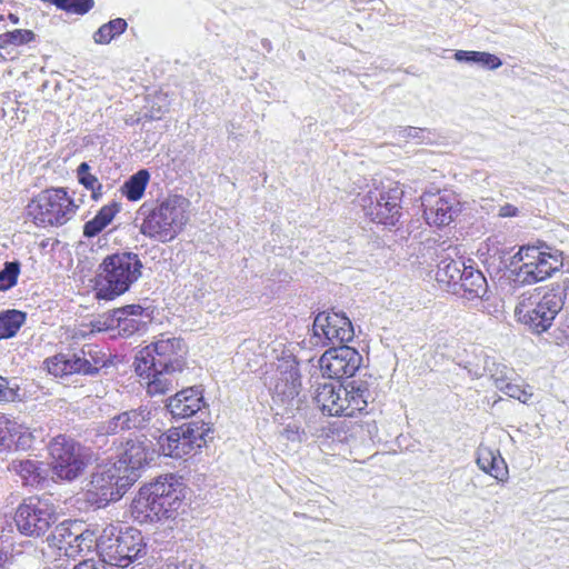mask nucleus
Wrapping results in <instances>:
<instances>
[{
	"label": "nucleus",
	"instance_id": "1",
	"mask_svg": "<svg viewBox=\"0 0 569 569\" xmlns=\"http://www.w3.org/2000/svg\"><path fill=\"white\" fill-rule=\"evenodd\" d=\"M189 201L182 196H170L162 201L143 203L139 212L143 216L140 232L160 242L173 240L188 222Z\"/></svg>",
	"mask_w": 569,
	"mask_h": 569
},
{
	"label": "nucleus",
	"instance_id": "2",
	"mask_svg": "<svg viewBox=\"0 0 569 569\" xmlns=\"http://www.w3.org/2000/svg\"><path fill=\"white\" fill-rule=\"evenodd\" d=\"M367 380L353 379L346 383L325 382L318 385L313 400L323 413L352 417L362 412L372 400Z\"/></svg>",
	"mask_w": 569,
	"mask_h": 569
},
{
	"label": "nucleus",
	"instance_id": "3",
	"mask_svg": "<svg viewBox=\"0 0 569 569\" xmlns=\"http://www.w3.org/2000/svg\"><path fill=\"white\" fill-rule=\"evenodd\" d=\"M143 264L134 252L122 251L107 256L99 266L96 297L113 300L127 292L142 274Z\"/></svg>",
	"mask_w": 569,
	"mask_h": 569
},
{
	"label": "nucleus",
	"instance_id": "4",
	"mask_svg": "<svg viewBox=\"0 0 569 569\" xmlns=\"http://www.w3.org/2000/svg\"><path fill=\"white\" fill-rule=\"evenodd\" d=\"M563 308V300L559 289L541 291L533 289L522 293L515 307V317L527 326L532 332L547 331L556 316Z\"/></svg>",
	"mask_w": 569,
	"mask_h": 569
},
{
	"label": "nucleus",
	"instance_id": "5",
	"mask_svg": "<svg viewBox=\"0 0 569 569\" xmlns=\"http://www.w3.org/2000/svg\"><path fill=\"white\" fill-rule=\"evenodd\" d=\"M98 552L104 563L127 568L146 556L147 546L139 530L128 528L121 531L109 526L99 536Z\"/></svg>",
	"mask_w": 569,
	"mask_h": 569
},
{
	"label": "nucleus",
	"instance_id": "6",
	"mask_svg": "<svg viewBox=\"0 0 569 569\" xmlns=\"http://www.w3.org/2000/svg\"><path fill=\"white\" fill-rule=\"evenodd\" d=\"M186 355L187 348L181 338L162 333L137 353L134 370L147 372L151 368H161L181 372L186 365Z\"/></svg>",
	"mask_w": 569,
	"mask_h": 569
},
{
	"label": "nucleus",
	"instance_id": "7",
	"mask_svg": "<svg viewBox=\"0 0 569 569\" xmlns=\"http://www.w3.org/2000/svg\"><path fill=\"white\" fill-rule=\"evenodd\" d=\"M78 206L63 188L41 191L28 204V214L38 227L62 226L74 214Z\"/></svg>",
	"mask_w": 569,
	"mask_h": 569
},
{
	"label": "nucleus",
	"instance_id": "8",
	"mask_svg": "<svg viewBox=\"0 0 569 569\" xmlns=\"http://www.w3.org/2000/svg\"><path fill=\"white\" fill-rule=\"evenodd\" d=\"M122 465L109 460L97 466L88 483V493L97 497V501L107 505L119 500L126 491L137 481L131 472H122Z\"/></svg>",
	"mask_w": 569,
	"mask_h": 569
},
{
	"label": "nucleus",
	"instance_id": "9",
	"mask_svg": "<svg viewBox=\"0 0 569 569\" xmlns=\"http://www.w3.org/2000/svg\"><path fill=\"white\" fill-rule=\"evenodd\" d=\"M49 451L52 472L58 479L72 481L82 475L88 466V456L83 448L64 435L51 440Z\"/></svg>",
	"mask_w": 569,
	"mask_h": 569
},
{
	"label": "nucleus",
	"instance_id": "10",
	"mask_svg": "<svg viewBox=\"0 0 569 569\" xmlns=\"http://www.w3.org/2000/svg\"><path fill=\"white\" fill-rule=\"evenodd\" d=\"M403 191L398 186H388L370 190L362 199L361 206L371 221L395 226L398 220L400 200Z\"/></svg>",
	"mask_w": 569,
	"mask_h": 569
},
{
	"label": "nucleus",
	"instance_id": "11",
	"mask_svg": "<svg viewBox=\"0 0 569 569\" xmlns=\"http://www.w3.org/2000/svg\"><path fill=\"white\" fill-rule=\"evenodd\" d=\"M14 521L20 533L41 537L57 521V513L49 502L30 498L18 507Z\"/></svg>",
	"mask_w": 569,
	"mask_h": 569
},
{
	"label": "nucleus",
	"instance_id": "12",
	"mask_svg": "<svg viewBox=\"0 0 569 569\" xmlns=\"http://www.w3.org/2000/svg\"><path fill=\"white\" fill-rule=\"evenodd\" d=\"M98 351L92 346L82 348L72 355L59 353L46 360L49 373L64 377L72 373L93 375L98 372L102 361L97 357Z\"/></svg>",
	"mask_w": 569,
	"mask_h": 569
},
{
	"label": "nucleus",
	"instance_id": "13",
	"mask_svg": "<svg viewBox=\"0 0 569 569\" xmlns=\"http://www.w3.org/2000/svg\"><path fill=\"white\" fill-rule=\"evenodd\" d=\"M313 338L316 343L322 346L345 345L353 339L355 331L348 317L339 312H320L316 316L313 326Z\"/></svg>",
	"mask_w": 569,
	"mask_h": 569
},
{
	"label": "nucleus",
	"instance_id": "14",
	"mask_svg": "<svg viewBox=\"0 0 569 569\" xmlns=\"http://www.w3.org/2000/svg\"><path fill=\"white\" fill-rule=\"evenodd\" d=\"M362 363V356L347 345L328 349L319 359L323 375L331 379L352 377Z\"/></svg>",
	"mask_w": 569,
	"mask_h": 569
},
{
	"label": "nucleus",
	"instance_id": "15",
	"mask_svg": "<svg viewBox=\"0 0 569 569\" xmlns=\"http://www.w3.org/2000/svg\"><path fill=\"white\" fill-rule=\"evenodd\" d=\"M201 437L189 426L172 428L159 437L160 452L166 457L180 459L201 447Z\"/></svg>",
	"mask_w": 569,
	"mask_h": 569
},
{
	"label": "nucleus",
	"instance_id": "16",
	"mask_svg": "<svg viewBox=\"0 0 569 569\" xmlns=\"http://www.w3.org/2000/svg\"><path fill=\"white\" fill-rule=\"evenodd\" d=\"M151 489H154L162 509L160 517L174 519L184 498L183 483L174 475H166L151 482Z\"/></svg>",
	"mask_w": 569,
	"mask_h": 569
},
{
	"label": "nucleus",
	"instance_id": "17",
	"mask_svg": "<svg viewBox=\"0 0 569 569\" xmlns=\"http://www.w3.org/2000/svg\"><path fill=\"white\" fill-rule=\"evenodd\" d=\"M421 204L427 223L437 227L449 224L458 211V201L448 192H426L421 196Z\"/></svg>",
	"mask_w": 569,
	"mask_h": 569
},
{
	"label": "nucleus",
	"instance_id": "18",
	"mask_svg": "<svg viewBox=\"0 0 569 569\" xmlns=\"http://www.w3.org/2000/svg\"><path fill=\"white\" fill-rule=\"evenodd\" d=\"M154 453L153 445L148 438L129 439L116 461L122 465V472H132L138 479L139 470L153 460Z\"/></svg>",
	"mask_w": 569,
	"mask_h": 569
},
{
	"label": "nucleus",
	"instance_id": "19",
	"mask_svg": "<svg viewBox=\"0 0 569 569\" xmlns=\"http://www.w3.org/2000/svg\"><path fill=\"white\" fill-rule=\"evenodd\" d=\"M300 373L295 358L283 359L277 367L273 391L282 402L291 403L300 392Z\"/></svg>",
	"mask_w": 569,
	"mask_h": 569
},
{
	"label": "nucleus",
	"instance_id": "20",
	"mask_svg": "<svg viewBox=\"0 0 569 569\" xmlns=\"http://www.w3.org/2000/svg\"><path fill=\"white\" fill-rule=\"evenodd\" d=\"M143 313L144 309L139 305H128L114 309L107 319V329L129 337L146 327L147 321L143 320ZM144 318H148V315Z\"/></svg>",
	"mask_w": 569,
	"mask_h": 569
},
{
	"label": "nucleus",
	"instance_id": "21",
	"mask_svg": "<svg viewBox=\"0 0 569 569\" xmlns=\"http://www.w3.org/2000/svg\"><path fill=\"white\" fill-rule=\"evenodd\" d=\"M151 411L146 407L123 411L108 421L101 427V432L106 435H117L130 430H140L147 427L150 421Z\"/></svg>",
	"mask_w": 569,
	"mask_h": 569
},
{
	"label": "nucleus",
	"instance_id": "22",
	"mask_svg": "<svg viewBox=\"0 0 569 569\" xmlns=\"http://www.w3.org/2000/svg\"><path fill=\"white\" fill-rule=\"evenodd\" d=\"M160 510L162 509L154 489H151V482L141 487L131 503V513L134 519L141 523L164 520L160 517Z\"/></svg>",
	"mask_w": 569,
	"mask_h": 569
},
{
	"label": "nucleus",
	"instance_id": "23",
	"mask_svg": "<svg viewBox=\"0 0 569 569\" xmlns=\"http://www.w3.org/2000/svg\"><path fill=\"white\" fill-rule=\"evenodd\" d=\"M203 406L202 391L198 387H189L177 392L167 401V409L173 418H189Z\"/></svg>",
	"mask_w": 569,
	"mask_h": 569
},
{
	"label": "nucleus",
	"instance_id": "24",
	"mask_svg": "<svg viewBox=\"0 0 569 569\" xmlns=\"http://www.w3.org/2000/svg\"><path fill=\"white\" fill-rule=\"evenodd\" d=\"M537 258H539L538 247H521L519 251L513 256L512 264L516 261L521 264L515 269L516 281L521 283H536L545 280L543 274L541 276L540 267L538 266Z\"/></svg>",
	"mask_w": 569,
	"mask_h": 569
},
{
	"label": "nucleus",
	"instance_id": "25",
	"mask_svg": "<svg viewBox=\"0 0 569 569\" xmlns=\"http://www.w3.org/2000/svg\"><path fill=\"white\" fill-rule=\"evenodd\" d=\"M76 521H63L54 527L51 533L47 537V543L57 557L76 558L77 550L73 548Z\"/></svg>",
	"mask_w": 569,
	"mask_h": 569
},
{
	"label": "nucleus",
	"instance_id": "26",
	"mask_svg": "<svg viewBox=\"0 0 569 569\" xmlns=\"http://www.w3.org/2000/svg\"><path fill=\"white\" fill-rule=\"evenodd\" d=\"M176 373V371L161 368H151L147 372H137L141 379L146 380L147 393L150 396H160L172 390L177 383Z\"/></svg>",
	"mask_w": 569,
	"mask_h": 569
},
{
	"label": "nucleus",
	"instance_id": "27",
	"mask_svg": "<svg viewBox=\"0 0 569 569\" xmlns=\"http://www.w3.org/2000/svg\"><path fill=\"white\" fill-rule=\"evenodd\" d=\"M463 291V297L469 300L483 298L488 290V283L481 271L467 267L459 283Z\"/></svg>",
	"mask_w": 569,
	"mask_h": 569
},
{
	"label": "nucleus",
	"instance_id": "28",
	"mask_svg": "<svg viewBox=\"0 0 569 569\" xmlns=\"http://www.w3.org/2000/svg\"><path fill=\"white\" fill-rule=\"evenodd\" d=\"M120 206L117 202L103 206L98 213L83 226V236L92 238L99 234L119 212Z\"/></svg>",
	"mask_w": 569,
	"mask_h": 569
},
{
	"label": "nucleus",
	"instance_id": "29",
	"mask_svg": "<svg viewBox=\"0 0 569 569\" xmlns=\"http://www.w3.org/2000/svg\"><path fill=\"white\" fill-rule=\"evenodd\" d=\"M455 59L458 62L475 63L488 70H496L502 66L499 57L485 51L457 50Z\"/></svg>",
	"mask_w": 569,
	"mask_h": 569
},
{
	"label": "nucleus",
	"instance_id": "30",
	"mask_svg": "<svg viewBox=\"0 0 569 569\" xmlns=\"http://www.w3.org/2000/svg\"><path fill=\"white\" fill-rule=\"evenodd\" d=\"M467 266L460 260H442L437 270V280L448 286H457L460 283Z\"/></svg>",
	"mask_w": 569,
	"mask_h": 569
},
{
	"label": "nucleus",
	"instance_id": "31",
	"mask_svg": "<svg viewBox=\"0 0 569 569\" xmlns=\"http://www.w3.org/2000/svg\"><path fill=\"white\" fill-rule=\"evenodd\" d=\"M11 470L16 471L20 476L23 485L26 486H37L43 479L40 472L39 462L34 460L12 461Z\"/></svg>",
	"mask_w": 569,
	"mask_h": 569
},
{
	"label": "nucleus",
	"instance_id": "32",
	"mask_svg": "<svg viewBox=\"0 0 569 569\" xmlns=\"http://www.w3.org/2000/svg\"><path fill=\"white\" fill-rule=\"evenodd\" d=\"M149 179L150 174L148 170H139L124 182L122 186V193L130 201H137L141 199Z\"/></svg>",
	"mask_w": 569,
	"mask_h": 569
},
{
	"label": "nucleus",
	"instance_id": "33",
	"mask_svg": "<svg viewBox=\"0 0 569 569\" xmlns=\"http://www.w3.org/2000/svg\"><path fill=\"white\" fill-rule=\"evenodd\" d=\"M26 320V313L8 310L0 313V340L13 337Z\"/></svg>",
	"mask_w": 569,
	"mask_h": 569
},
{
	"label": "nucleus",
	"instance_id": "34",
	"mask_svg": "<svg viewBox=\"0 0 569 569\" xmlns=\"http://www.w3.org/2000/svg\"><path fill=\"white\" fill-rule=\"evenodd\" d=\"M128 23L122 18H117L102 24L93 34V40L99 44H107L116 37L122 34Z\"/></svg>",
	"mask_w": 569,
	"mask_h": 569
},
{
	"label": "nucleus",
	"instance_id": "35",
	"mask_svg": "<svg viewBox=\"0 0 569 569\" xmlns=\"http://www.w3.org/2000/svg\"><path fill=\"white\" fill-rule=\"evenodd\" d=\"M21 426L17 422L7 420L0 423V448L10 450L12 447H18L21 439Z\"/></svg>",
	"mask_w": 569,
	"mask_h": 569
},
{
	"label": "nucleus",
	"instance_id": "36",
	"mask_svg": "<svg viewBox=\"0 0 569 569\" xmlns=\"http://www.w3.org/2000/svg\"><path fill=\"white\" fill-rule=\"evenodd\" d=\"M74 546L73 548L77 550V557L80 556L84 551H90L93 547L98 548V540L93 530L82 529V525L76 521L74 526Z\"/></svg>",
	"mask_w": 569,
	"mask_h": 569
},
{
	"label": "nucleus",
	"instance_id": "37",
	"mask_svg": "<svg viewBox=\"0 0 569 569\" xmlns=\"http://www.w3.org/2000/svg\"><path fill=\"white\" fill-rule=\"evenodd\" d=\"M77 178L79 182L88 190H91L92 199L99 200L102 196V184L98 178L90 173V166L87 162L80 163L77 169Z\"/></svg>",
	"mask_w": 569,
	"mask_h": 569
},
{
	"label": "nucleus",
	"instance_id": "38",
	"mask_svg": "<svg viewBox=\"0 0 569 569\" xmlns=\"http://www.w3.org/2000/svg\"><path fill=\"white\" fill-rule=\"evenodd\" d=\"M538 266L540 267L541 276L547 279L562 267V256L560 252H546L539 248V258H537Z\"/></svg>",
	"mask_w": 569,
	"mask_h": 569
},
{
	"label": "nucleus",
	"instance_id": "39",
	"mask_svg": "<svg viewBox=\"0 0 569 569\" xmlns=\"http://www.w3.org/2000/svg\"><path fill=\"white\" fill-rule=\"evenodd\" d=\"M20 272L18 261L6 262L0 271V290L4 291L16 286Z\"/></svg>",
	"mask_w": 569,
	"mask_h": 569
},
{
	"label": "nucleus",
	"instance_id": "40",
	"mask_svg": "<svg viewBox=\"0 0 569 569\" xmlns=\"http://www.w3.org/2000/svg\"><path fill=\"white\" fill-rule=\"evenodd\" d=\"M34 34L30 30L17 29L13 31H9L0 34V44L4 48L8 44L20 46L30 42L33 40Z\"/></svg>",
	"mask_w": 569,
	"mask_h": 569
},
{
	"label": "nucleus",
	"instance_id": "41",
	"mask_svg": "<svg viewBox=\"0 0 569 569\" xmlns=\"http://www.w3.org/2000/svg\"><path fill=\"white\" fill-rule=\"evenodd\" d=\"M503 387L505 388L501 392H503L510 398L519 400L522 403H529L533 396L531 388L529 386L523 387L517 383H512L510 381L507 386Z\"/></svg>",
	"mask_w": 569,
	"mask_h": 569
},
{
	"label": "nucleus",
	"instance_id": "42",
	"mask_svg": "<svg viewBox=\"0 0 569 569\" xmlns=\"http://www.w3.org/2000/svg\"><path fill=\"white\" fill-rule=\"evenodd\" d=\"M513 370L505 365H495V370L491 371V380L495 387L502 391L503 386H507L512 378Z\"/></svg>",
	"mask_w": 569,
	"mask_h": 569
},
{
	"label": "nucleus",
	"instance_id": "43",
	"mask_svg": "<svg viewBox=\"0 0 569 569\" xmlns=\"http://www.w3.org/2000/svg\"><path fill=\"white\" fill-rule=\"evenodd\" d=\"M497 480L503 481L508 475V468L503 458L498 452L490 467L485 471Z\"/></svg>",
	"mask_w": 569,
	"mask_h": 569
},
{
	"label": "nucleus",
	"instance_id": "44",
	"mask_svg": "<svg viewBox=\"0 0 569 569\" xmlns=\"http://www.w3.org/2000/svg\"><path fill=\"white\" fill-rule=\"evenodd\" d=\"M498 451H493L488 447H480L477 452V465L482 470L486 471L490 465L492 463L493 458L497 456Z\"/></svg>",
	"mask_w": 569,
	"mask_h": 569
},
{
	"label": "nucleus",
	"instance_id": "45",
	"mask_svg": "<svg viewBox=\"0 0 569 569\" xmlns=\"http://www.w3.org/2000/svg\"><path fill=\"white\" fill-rule=\"evenodd\" d=\"M303 432L300 431L299 427L295 423L287 425L281 431V436L288 441H301Z\"/></svg>",
	"mask_w": 569,
	"mask_h": 569
},
{
	"label": "nucleus",
	"instance_id": "46",
	"mask_svg": "<svg viewBox=\"0 0 569 569\" xmlns=\"http://www.w3.org/2000/svg\"><path fill=\"white\" fill-rule=\"evenodd\" d=\"M14 397V389L9 387L7 378L0 376V401H12Z\"/></svg>",
	"mask_w": 569,
	"mask_h": 569
},
{
	"label": "nucleus",
	"instance_id": "47",
	"mask_svg": "<svg viewBox=\"0 0 569 569\" xmlns=\"http://www.w3.org/2000/svg\"><path fill=\"white\" fill-rule=\"evenodd\" d=\"M422 129L416 127L400 128L398 137L403 140H417L421 138Z\"/></svg>",
	"mask_w": 569,
	"mask_h": 569
},
{
	"label": "nucleus",
	"instance_id": "48",
	"mask_svg": "<svg viewBox=\"0 0 569 569\" xmlns=\"http://www.w3.org/2000/svg\"><path fill=\"white\" fill-rule=\"evenodd\" d=\"M73 569H107L104 565H101L93 559H87L73 567Z\"/></svg>",
	"mask_w": 569,
	"mask_h": 569
},
{
	"label": "nucleus",
	"instance_id": "49",
	"mask_svg": "<svg viewBox=\"0 0 569 569\" xmlns=\"http://www.w3.org/2000/svg\"><path fill=\"white\" fill-rule=\"evenodd\" d=\"M361 428L366 427L367 437L369 439H375L378 435V426L375 420L365 421Z\"/></svg>",
	"mask_w": 569,
	"mask_h": 569
},
{
	"label": "nucleus",
	"instance_id": "50",
	"mask_svg": "<svg viewBox=\"0 0 569 569\" xmlns=\"http://www.w3.org/2000/svg\"><path fill=\"white\" fill-rule=\"evenodd\" d=\"M518 213V209L510 204V203H506L503 206L500 207L499 209V217H503V218H507V217H515L517 216Z\"/></svg>",
	"mask_w": 569,
	"mask_h": 569
},
{
	"label": "nucleus",
	"instance_id": "51",
	"mask_svg": "<svg viewBox=\"0 0 569 569\" xmlns=\"http://www.w3.org/2000/svg\"><path fill=\"white\" fill-rule=\"evenodd\" d=\"M552 289H559L561 291V298L563 300V306L567 305L569 308V282L566 283L563 287L557 286L552 287Z\"/></svg>",
	"mask_w": 569,
	"mask_h": 569
},
{
	"label": "nucleus",
	"instance_id": "52",
	"mask_svg": "<svg viewBox=\"0 0 569 569\" xmlns=\"http://www.w3.org/2000/svg\"><path fill=\"white\" fill-rule=\"evenodd\" d=\"M176 569H203L201 565L196 562H181L179 563Z\"/></svg>",
	"mask_w": 569,
	"mask_h": 569
},
{
	"label": "nucleus",
	"instance_id": "53",
	"mask_svg": "<svg viewBox=\"0 0 569 569\" xmlns=\"http://www.w3.org/2000/svg\"><path fill=\"white\" fill-rule=\"evenodd\" d=\"M8 553L0 548V568L7 562Z\"/></svg>",
	"mask_w": 569,
	"mask_h": 569
},
{
	"label": "nucleus",
	"instance_id": "54",
	"mask_svg": "<svg viewBox=\"0 0 569 569\" xmlns=\"http://www.w3.org/2000/svg\"><path fill=\"white\" fill-rule=\"evenodd\" d=\"M9 19L13 22V23H18L19 21V18L12 13L9 14Z\"/></svg>",
	"mask_w": 569,
	"mask_h": 569
},
{
	"label": "nucleus",
	"instance_id": "55",
	"mask_svg": "<svg viewBox=\"0 0 569 569\" xmlns=\"http://www.w3.org/2000/svg\"><path fill=\"white\" fill-rule=\"evenodd\" d=\"M0 48H2V44H0Z\"/></svg>",
	"mask_w": 569,
	"mask_h": 569
}]
</instances>
